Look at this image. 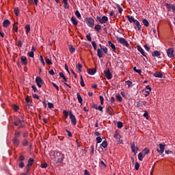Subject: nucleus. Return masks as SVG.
<instances>
[{"instance_id":"nucleus-31","label":"nucleus","mask_w":175,"mask_h":175,"mask_svg":"<svg viewBox=\"0 0 175 175\" xmlns=\"http://www.w3.org/2000/svg\"><path fill=\"white\" fill-rule=\"evenodd\" d=\"M142 23L145 27H148V25H150V23H148V21H147V19H144L142 21Z\"/></svg>"},{"instance_id":"nucleus-28","label":"nucleus","mask_w":175,"mask_h":175,"mask_svg":"<svg viewBox=\"0 0 175 175\" xmlns=\"http://www.w3.org/2000/svg\"><path fill=\"white\" fill-rule=\"evenodd\" d=\"M144 154L143 155V152H139V154H138V159L139 160V161H143V158H144Z\"/></svg>"},{"instance_id":"nucleus-12","label":"nucleus","mask_w":175,"mask_h":175,"mask_svg":"<svg viewBox=\"0 0 175 175\" xmlns=\"http://www.w3.org/2000/svg\"><path fill=\"white\" fill-rule=\"evenodd\" d=\"M134 24L135 25V27H134L135 29H137L139 31H142V25L139 21L137 20Z\"/></svg>"},{"instance_id":"nucleus-1","label":"nucleus","mask_w":175,"mask_h":175,"mask_svg":"<svg viewBox=\"0 0 175 175\" xmlns=\"http://www.w3.org/2000/svg\"><path fill=\"white\" fill-rule=\"evenodd\" d=\"M96 18L100 24H105L109 21V18L106 16H103V17L97 16Z\"/></svg>"},{"instance_id":"nucleus-10","label":"nucleus","mask_w":175,"mask_h":175,"mask_svg":"<svg viewBox=\"0 0 175 175\" xmlns=\"http://www.w3.org/2000/svg\"><path fill=\"white\" fill-rule=\"evenodd\" d=\"M131 148L134 154H137V151H139V147L135 145V142L131 144Z\"/></svg>"},{"instance_id":"nucleus-43","label":"nucleus","mask_w":175,"mask_h":175,"mask_svg":"<svg viewBox=\"0 0 175 175\" xmlns=\"http://www.w3.org/2000/svg\"><path fill=\"white\" fill-rule=\"evenodd\" d=\"M92 44L93 46V48L94 50H97V46H96V42H95V41H92Z\"/></svg>"},{"instance_id":"nucleus-48","label":"nucleus","mask_w":175,"mask_h":175,"mask_svg":"<svg viewBox=\"0 0 175 175\" xmlns=\"http://www.w3.org/2000/svg\"><path fill=\"white\" fill-rule=\"evenodd\" d=\"M133 70L135 71V72H136L137 73H142V70H140V69H137L136 68V67H133Z\"/></svg>"},{"instance_id":"nucleus-33","label":"nucleus","mask_w":175,"mask_h":175,"mask_svg":"<svg viewBox=\"0 0 175 175\" xmlns=\"http://www.w3.org/2000/svg\"><path fill=\"white\" fill-rule=\"evenodd\" d=\"M71 21L72 22V24L74 25H77V20H76V18H75V17H72L71 18Z\"/></svg>"},{"instance_id":"nucleus-61","label":"nucleus","mask_w":175,"mask_h":175,"mask_svg":"<svg viewBox=\"0 0 175 175\" xmlns=\"http://www.w3.org/2000/svg\"><path fill=\"white\" fill-rule=\"evenodd\" d=\"M52 85L55 87V88H56L57 91H59V88L58 87V85H57V84L53 83Z\"/></svg>"},{"instance_id":"nucleus-53","label":"nucleus","mask_w":175,"mask_h":175,"mask_svg":"<svg viewBox=\"0 0 175 175\" xmlns=\"http://www.w3.org/2000/svg\"><path fill=\"white\" fill-rule=\"evenodd\" d=\"M14 136L15 137L14 138L18 139V137H20V132H16Z\"/></svg>"},{"instance_id":"nucleus-54","label":"nucleus","mask_w":175,"mask_h":175,"mask_svg":"<svg viewBox=\"0 0 175 175\" xmlns=\"http://www.w3.org/2000/svg\"><path fill=\"white\" fill-rule=\"evenodd\" d=\"M139 167H140V165L139 164V163H136L135 165V170H139Z\"/></svg>"},{"instance_id":"nucleus-34","label":"nucleus","mask_w":175,"mask_h":175,"mask_svg":"<svg viewBox=\"0 0 175 175\" xmlns=\"http://www.w3.org/2000/svg\"><path fill=\"white\" fill-rule=\"evenodd\" d=\"M22 121L20 119H17L15 122H14V125L16 126H18V125H20V124H21Z\"/></svg>"},{"instance_id":"nucleus-39","label":"nucleus","mask_w":175,"mask_h":175,"mask_svg":"<svg viewBox=\"0 0 175 175\" xmlns=\"http://www.w3.org/2000/svg\"><path fill=\"white\" fill-rule=\"evenodd\" d=\"M14 12L16 16H18V14L20 13V11L18 10V8H15L14 10Z\"/></svg>"},{"instance_id":"nucleus-8","label":"nucleus","mask_w":175,"mask_h":175,"mask_svg":"<svg viewBox=\"0 0 175 175\" xmlns=\"http://www.w3.org/2000/svg\"><path fill=\"white\" fill-rule=\"evenodd\" d=\"M165 146H166V145H163V144H159V147L160 150L157 149V152H159V154H160V155H161V154L165 152Z\"/></svg>"},{"instance_id":"nucleus-18","label":"nucleus","mask_w":175,"mask_h":175,"mask_svg":"<svg viewBox=\"0 0 175 175\" xmlns=\"http://www.w3.org/2000/svg\"><path fill=\"white\" fill-rule=\"evenodd\" d=\"M154 77H159L160 79H162V77H163V75L162 74V72H156L154 74Z\"/></svg>"},{"instance_id":"nucleus-56","label":"nucleus","mask_w":175,"mask_h":175,"mask_svg":"<svg viewBox=\"0 0 175 175\" xmlns=\"http://www.w3.org/2000/svg\"><path fill=\"white\" fill-rule=\"evenodd\" d=\"M48 107H49V109H53V107H54V104H53L51 103H49Z\"/></svg>"},{"instance_id":"nucleus-41","label":"nucleus","mask_w":175,"mask_h":175,"mask_svg":"<svg viewBox=\"0 0 175 175\" xmlns=\"http://www.w3.org/2000/svg\"><path fill=\"white\" fill-rule=\"evenodd\" d=\"M101 51H103L104 54H107V48L106 46L101 48Z\"/></svg>"},{"instance_id":"nucleus-49","label":"nucleus","mask_w":175,"mask_h":175,"mask_svg":"<svg viewBox=\"0 0 175 175\" xmlns=\"http://www.w3.org/2000/svg\"><path fill=\"white\" fill-rule=\"evenodd\" d=\"M46 64H47V65H52L53 63L51 62V59H46Z\"/></svg>"},{"instance_id":"nucleus-50","label":"nucleus","mask_w":175,"mask_h":175,"mask_svg":"<svg viewBox=\"0 0 175 175\" xmlns=\"http://www.w3.org/2000/svg\"><path fill=\"white\" fill-rule=\"evenodd\" d=\"M117 126H118V128H119V129H121V128H122V122H118Z\"/></svg>"},{"instance_id":"nucleus-51","label":"nucleus","mask_w":175,"mask_h":175,"mask_svg":"<svg viewBox=\"0 0 175 175\" xmlns=\"http://www.w3.org/2000/svg\"><path fill=\"white\" fill-rule=\"evenodd\" d=\"M117 9H118V12L119 13H122V8H121V7L120 5H117Z\"/></svg>"},{"instance_id":"nucleus-11","label":"nucleus","mask_w":175,"mask_h":175,"mask_svg":"<svg viewBox=\"0 0 175 175\" xmlns=\"http://www.w3.org/2000/svg\"><path fill=\"white\" fill-rule=\"evenodd\" d=\"M36 83L38 87H39V88H40V87H42V84H43L42 78H40V77H37L36 78Z\"/></svg>"},{"instance_id":"nucleus-47","label":"nucleus","mask_w":175,"mask_h":175,"mask_svg":"<svg viewBox=\"0 0 175 175\" xmlns=\"http://www.w3.org/2000/svg\"><path fill=\"white\" fill-rule=\"evenodd\" d=\"M63 113L64 114L65 118H68V116H69V111H64Z\"/></svg>"},{"instance_id":"nucleus-30","label":"nucleus","mask_w":175,"mask_h":175,"mask_svg":"<svg viewBox=\"0 0 175 175\" xmlns=\"http://www.w3.org/2000/svg\"><path fill=\"white\" fill-rule=\"evenodd\" d=\"M82 68H83V66L80 64H78L76 66V68L77 69V70H79V72H81Z\"/></svg>"},{"instance_id":"nucleus-36","label":"nucleus","mask_w":175,"mask_h":175,"mask_svg":"<svg viewBox=\"0 0 175 175\" xmlns=\"http://www.w3.org/2000/svg\"><path fill=\"white\" fill-rule=\"evenodd\" d=\"M59 76H60V77H62V79H64V81H68V79L65 77V75H64V73L60 72V73H59Z\"/></svg>"},{"instance_id":"nucleus-57","label":"nucleus","mask_w":175,"mask_h":175,"mask_svg":"<svg viewBox=\"0 0 175 175\" xmlns=\"http://www.w3.org/2000/svg\"><path fill=\"white\" fill-rule=\"evenodd\" d=\"M64 9H69V3H68V1L66 3H64Z\"/></svg>"},{"instance_id":"nucleus-35","label":"nucleus","mask_w":175,"mask_h":175,"mask_svg":"<svg viewBox=\"0 0 175 175\" xmlns=\"http://www.w3.org/2000/svg\"><path fill=\"white\" fill-rule=\"evenodd\" d=\"M116 100H118V102H122V97H121V95H116Z\"/></svg>"},{"instance_id":"nucleus-62","label":"nucleus","mask_w":175,"mask_h":175,"mask_svg":"<svg viewBox=\"0 0 175 175\" xmlns=\"http://www.w3.org/2000/svg\"><path fill=\"white\" fill-rule=\"evenodd\" d=\"M31 88L32 90H33L34 92H38V89L36 88V86L32 85Z\"/></svg>"},{"instance_id":"nucleus-58","label":"nucleus","mask_w":175,"mask_h":175,"mask_svg":"<svg viewBox=\"0 0 175 175\" xmlns=\"http://www.w3.org/2000/svg\"><path fill=\"white\" fill-rule=\"evenodd\" d=\"M114 137H115V139H120V134L116 132V133L114 134Z\"/></svg>"},{"instance_id":"nucleus-64","label":"nucleus","mask_w":175,"mask_h":175,"mask_svg":"<svg viewBox=\"0 0 175 175\" xmlns=\"http://www.w3.org/2000/svg\"><path fill=\"white\" fill-rule=\"evenodd\" d=\"M25 159V158L24 156H23V155H21V156L19 157V161H24Z\"/></svg>"},{"instance_id":"nucleus-2","label":"nucleus","mask_w":175,"mask_h":175,"mask_svg":"<svg viewBox=\"0 0 175 175\" xmlns=\"http://www.w3.org/2000/svg\"><path fill=\"white\" fill-rule=\"evenodd\" d=\"M85 23L88 25V27H94L95 24V21L94 18L89 17L85 18Z\"/></svg>"},{"instance_id":"nucleus-27","label":"nucleus","mask_w":175,"mask_h":175,"mask_svg":"<svg viewBox=\"0 0 175 175\" xmlns=\"http://www.w3.org/2000/svg\"><path fill=\"white\" fill-rule=\"evenodd\" d=\"M13 142L15 146H18V144H20V140H18V138H14Z\"/></svg>"},{"instance_id":"nucleus-25","label":"nucleus","mask_w":175,"mask_h":175,"mask_svg":"<svg viewBox=\"0 0 175 175\" xmlns=\"http://www.w3.org/2000/svg\"><path fill=\"white\" fill-rule=\"evenodd\" d=\"M94 29L97 31V32H100V29H102V26H100V25H96L94 27Z\"/></svg>"},{"instance_id":"nucleus-63","label":"nucleus","mask_w":175,"mask_h":175,"mask_svg":"<svg viewBox=\"0 0 175 175\" xmlns=\"http://www.w3.org/2000/svg\"><path fill=\"white\" fill-rule=\"evenodd\" d=\"M24 166H25L24 162H21L18 165L19 167H24Z\"/></svg>"},{"instance_id":"nucleus-20","label":"nucleus","mask_w":175,"mask_h":175,"mask_svg":"<svg viewBox=\"0 0 175 175\" xmlns=\"http://www.w3.org/2000/svg\"><path fill=\"white\" fill-rule=\"evenodd\" d=\"M96 72V70L95 69L88 70V73L89 75H91V76H94V75H95Z\"/></svg>"},{"instance_id":"nucleus-29","label":"nucleus","mask_w":175,"mask_h":175,"mask_svg":"<svg viewBox=\"0 0 175 175\" xmlns=\"http://www.w3.org/2000/svg\"><path fill=\"white\" fill-rule=\"evenodd\" d=\"M33 163V159L32 158L29 159L27 166H32Z\"/></svg>"},{"instance_id":"nucleus-9","label":"nucleus","mask_w":175,"mask_h":175,"mask_svg":"<svg viewBox=\"0 0 175 175\" xmlns=\"http://www.w3.org/2000/svg\"><path fill=\"white\" fill-rule=\"evenodd\" d=\"M64 154H59V157H56V161H55L54 162L55 163H62V161H64Z\"/></svg>"},{"instance_id":"nucleus-38","label":"nucleus","mask_w":175,"mask_h":175,"mask_svg":"<svg viewBox=\"0 0 175 175\" xmlns=\"http://www.w3.org/2000/svg\"><path fill=\"white\" fill-rule=\"evenodd\" d=\"M126 84L128 85V88H131V87L133 86L132 81H126Z\"/></svg>"},{"instance_id":"nucleus-24","label":"nucleus","mask_w":175,"mask_h":175,"mask_svg":"<svg viewBox=\"0 0 175 175\" xmlns=\"http://www.w3.org/2000/svg\"><path fill=\"white\" fill-rule=\"evenodd\" d=\"M77 99L79 103H83V98H81V96L80 95V93L77 94Z\"/></svg>"},{"instance_id":"nucleus-16","label":"nucleus","mask_w":175,"mask_h":175,"mask_svg":"<svg viewBox=\"0 0 175 175\" xmlns=\"http://www.w3.org/2000/svg\"><path fill=\"white\" fill-rule=\"evenodd\" d=\"M68 50L70 53H72L76 52V49L72 44L68 45Z\"/></svg>"},{"instance_id":"nucleus-14","label":"nucleus","mask_w":175,"mask_h":175,"mask_svg":"<svg viewBox=\"0 0 175 175\" xmlns=\"http://www.w3.org/2000/svg\"><path fill=\"white\" fill-rule=\"evenodd\" d=\"M9 25H10V21L5 19L4 20V21L3 22V26L5 28H8V27H9Z\"/></svg>"},{"instance_id":"nucleus-13","label":"nucleus","mask_w":175,"mask_h":175,"mask_svg":"<svg viewBox=\"0 0 175 175\" xmlns=\"http://www.w3.org/2000/svg\"><path fill=\"white\" fill-rule=\"evenodd\" d=\"M137 49L139 53L144 56L146 57V53L144 52V50H143V48L140 46V45L137 46Z\"/></svg>"},{"instance_id":"nucleus-23","label":"nucleus","mask_w":175,"mask_h":175,"mask_svg":"<svg viewBox=\"0 0 175 175\" xmlns=\"http://www.w3.org/2000/svg\"><path fill=\"white\" fill-rule=\"evenodd\" d=\"M142 154H144V155L146 157L147 154H150V149L146 148L142 150Z\"/></svg>"},{"instance_id":"nucleus-52","label":"nucleus","mask_w":175,"mask_h":175,"mask_svg":"<svg viewBox=\"0 0 175 175\" xmlns=\"http://www.w3.org/2000/svg\"><path fill=\"white\" fill-rule=\"evenodd\" d=\"M100 105H103L105 98H103V96H100Z\"/></svg>"},{"instance_id":"nucleus-17","label":"nucleus","mask_w":175,"mask_h":175,"mask_svg":"<svg viewBox=\"0 0 175 175\" xmlns=\"http://www.w3.org/2000/svg\"><path fill=\"white\" fill-rule=\"evenodd\" d=\"M97 55L98 58H102V57H103V52H102V49H97Z\"/></svg>"},{"instance_id":"nucleus-60","label":"nucleus","mask_w":175,"mask_h":175,"mask_svg":"<svg viewBox=\"0 0 175 175\" xmlns=\"http://www.w3.org/2000/svg\"><path fill=\"white\" fill-rule=\"evenodd\" d=\"M23 146H28V141L27 139H24L23 142Z\"/></svg>"},{"instance_id":"nucleus-40","label":"nucleus","mask_w":175,"mask_h":175,"mask_svg":"<svg viewBox=\"0 0 175 175\" xmlns=\"http://www.w3.org/2000/svg\"><path fill=\"white\" fill-rule=\"evenodd\" d=\"M75 16H76V17H77V18H81V14H80V12L79 11L75 12Z\"/></svg>"},{"instance_id":"nucleus-7","label":"nucleus","mask_w":175,"mask_h":175,"mask_svg":"<svg viewBox=\"0 0 175 175\" xmlns=\"http://www.w3.org/2000/svg\"><path fill=\"white\" fill-rule=\"evenodd\" d=\"M118 40L119 43H120L123 46H126V47H128L129 46V44H128V42L124 38H118Z\"/></svg>"},{"instance_id":"nucleus-4","label":"nucleus","mask_w":175,"mask_h":175,"mask_svg":"<svg viewBox=\"0 0 175 175\" xmlns=\"http://www.w3.org/2000/svg\"><path fill=\"white\" fill-rule=\"evenodd\" d=\"M69 116H70V120H71V123L74 125H76L77 124V121L76 120V117L73 113H72L71 111H69Z\"/></svg>"},{"instance_id":"nucleus-59","label":"nucleus","mask_w":175,"mask_h":175,"mask_svg":"<svg viewBox=\"0 0 175 175\" xmlns=\"http://www.w3.org/2000/svg\"><path fill=\"white\" fill-rule=\"evenodd\" d=\"M96 142L97 143H101L102 142V138L100 137H96Z\"/></svg>"},{"instance_id":"nucleus-44","label":"nucleus","mask_w":175,"mask_h":175,"mask_svg":"<svg viewBox=\"0 0 175 175\" xmlns=\"http://www.w3.org/2000/svg\"><path fill=\"white\" fill-rule=\"evenodd\" d=\"M86 39L89 41V42H92V38H91V34H88L86 36Z\"/></svg>"},{"instance_id":"nucleus-46","label":"nucleus","mask_w":175,"mask_h":175,"mask_svg":"<svg viewBox=\"0 0 175 175\" xmlns=\"http://www.w3.org/2000/svg\"><path fill=\"white\" fill-rule=\"evenodd\" d=\"M40 59L41 63L42 64L43 66H44V65H46V64L44 63V60L43 59V56L40 55Z\"/></svg>"},{"instance_id":"nucleus-42","label":"nucleus","mask_w":175,"mask_h":175,"mask_svg":"<svg viewBox=\"0 0 175 175\" xmlns=\"http://www.w3.org/2000/svg\"><path fill=\"white\" fill-rule=\"evenodd\" d=\"M27 55L30 57V58H33L34 57V53L33 51H30L27 53Z\"/></svg>"},{"instance_id":"nucleus-21","label":"nucleus","mask_w":175,"mask_h":175,"mask_svg":"<svg viewBox=\"0 0 175 175\" xmlns=\"http://www.w3.org/2000/svg\"><path fill=\"white\" fill-rule=\"evenodd\" d=\"M18 25V23L17 22H15L13 25L12 29L13 31H15V32H17V31H18V27H17Z\"/></svg>"},{"instance_id":"nucleus-22","label":"nucleus","mask_w":175,"mask_h":175,"mask_svg":"<svg viewBox=\"0 0 175 175\" xmlns=\"http://www.w3.org/2000/svg\"><path fill=\"white\" fill-rule=\"evenodd\" d=\"M152 57H160L161 55V52L158 51H154L152 54Z\"/></svg>"},{"instance_id":"nucleus-32","label":"nucleus","mask_w":175,"mask_h":175,"mask_svg":"<svg viewBox=\"0 0 175 175\" xmlns=\"http://www.w3.org/2000/svg\"><path fill=\"white\" fill-rule=\"evenodd\" d=\"M103 148H106L107 147V141H103L100 145Z\"/></svg>"},{"instance_id":"nucleus-5","label":"nucleus","mask_w":175,"mask_h":175,"mask_svg":"<svg viewBox=\"0 0 175 175\" xmlns=\"http://www.w3.org/2000/svg\"><path fill=\"white\" fill-rule=\"evenodd\" d=\"M167 55L169 58H173L174 57V49L170 48L167 50Z\"/></svg>"},{"instance_id":"nucleus-15","label":"nucleus","mask_w":175,"mask_h":175,"mask_svg":"<svg viewBox=\"0 0 175 175\" xmlns=\"http://www.w3.org/2000/svg\"><path fill=\"white\" fill-rule=\"evenodd\" d=\"M127 19L129 20V23H133V24L137 21L136 19L132 16H128Z\"/></svg>"},{"instance_id":"nucleus-55","label":"nucleus","mask_w":175,"mask_h":175,"mask_svg":"<svg viewBox=\"0 0 175 175\" xmlns=\"http://www.w3.org/2000/svg\"><path fill=\"white\" fill-rule=\"evenodd\" d=\"M47 166H48V165H47L46 163H44L41 164V167H42V169H46V167H47Z\"/></svg>"},{"instance_id":"nucleus-37","label":"nucleus","mask_w":175,"mask_h":175,"mask_svg":"<svg viewBox=\"0 0 175 175\" xmlns=\"http://www.w3.org/2000/svg\"><path fill=\"white\" fill-rule=\"evenodd\" d=\"M25 29H26V33H28L29 31H31V27L29 26V25H27L25 26Z\"/></svg>"},{"instance_id":"nucleus-3","label":"nucleus","mask_w":175,"mask_h":175,"mask_svg":"<svg viewBox=\"0 0 175 175\" xmlns=\"http://www.w3.org/2000/svg\"><path fill=\"white\" fill-rule=\"evenodd\" d=\"M60 153H56L55 154V152L52 151L50 152V157H51V159H52V161L54 162L55 161H57V157H59Z\"/></svg>"},{"instance_id":"nucleus-45","label":"nucleus","mask_w":175,"mask_h":175,"mask_svg":"<svg viewBox=\"0 0 175 175\" xmlns=\"http://www.w3.org/2000/svg\"><path fill=\"white\" fill-rule=\"evenodd\" d=\"M81 87H85V84H84V79H83V77L81 76Z\"/></svg>"},{"instance_id":"nucleus-26","label":"nucleus","mask_w":175,"mask_h":175,"mask_svg":"<svg viewBox=\"0 0 175 175\" xmlns=\"http://www.w3.org/2000/svg\"><path fill=\"white\" fill-rule=\"evenodd\" d=\"M109 46L111 47L112 50L114 51L116 50V45L111 42V41H108Z\"/></svg>"},{"instance_id":"nucleus-6","label":"nucleus","mask_w":175,"mask_h":175,"mask_svg":"<svg viewBox=\"0 0 175 175\" xmlns=\"http://www.w3.org/2000/svg\"><path fill=\"white\" fill-rule=\"evenodd\" d=\"M104 75L108 80H111V79L113 78L111 72H110V70L109 68L107 70H104Z\"/></svg>"},{"instance_id":"nucleus-19","label":"nucleus","mask_w":175,"mask_h":175,"mask_svg":"<svg viewBox=\"0 0 175 175\" xmlns=\"http://www.w3.org/2000/svg\"><path fill=\"white\" fill-rule=\"evenodd\" d=\"M21 61L23 65H27L28 64V61L27 60V57H22L21 58Z\"/></svg>"}]
</instances>
